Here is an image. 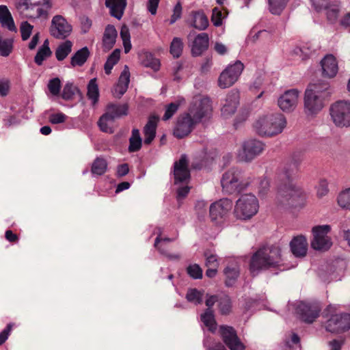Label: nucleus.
<instances>
[{
	"instance_id": "obj_27",
	"label": "nucleus",
	"mask_w": 350,
	"mask_h": 350,
	"mask_svg": "<svg viewBox=\"0 0 350 350\" xmlns=\"http://www.w3.org/2000/svg\"><path fill=\"white\" fill-rule=\"evenodd\" d=\"M208 36L206 33H201L195 38L191 47L193 56H199L208 47Z\"/></svg>"
},
{
	"instance_id": "obj_13",
	"label": "nucleus",
	"mask_w": 350,
	"mask_h": 350,
	"mask_svg": "<svg viewBox=\"0 0 350 350\" xmlns=\"http://www.w3.org/2000/svg\"><path fill=\"white\" fill-rule=\"evenodd\" d=\"M321 307L317 303L301 301L295 308L299 318L306 323H312L319 316Z\"/></svg>"
},
{
	"instance_id": "obj_64",
	"label": "nucleus",
	"mask_w": 350,
	"mask_h": 350,
	"mask_svg": "<svg viewBox=\"0 0 350 350\" xmlns=\"http://www.w3.org/2000/svg\"><path fill=\"white\" fill-rule=\"evenodd\" d=\"M190 191V187L187 185L179 187L177 189V199L185 198Z\"/></svg>"
},
{
	"instance_id": "obj_40",
	"label": "nucleus",
	"mask_w": 350,
	"mask_h": 350,
	"mask_svg": "<svg viewBox=\"0 0 350 350\" xmlns=\"http://www.w3.org/2000/svg\"><path fill=\"white\" fill-rule=\"evenodd\" d=\"M183 49V43L182 40L180 38H174L170 47L171 55L175 58H178L182 55Z\"/></svg>"
},
{
	"instance_id": "obj_41",
	"label": "nucleus",
	"mask_w": 350,
	"mask_h": 350,
	"mask_svg": "<svg viewBox=\"0 0 350 350\" xmlns=\"http://www.w3.org/2000/svg\"><path fill=\"white\" fill-rule=\"evenodd\" d=\"M316 51L314 46L311 43H306L301 47L295 49L294 52L299 55L302 59L308 58Z\"/></svg>"
},
{
	"instance_id": "obj_56",
	"label": "nucleus",
	"mask_w": 350,
	"mask_h": 350,
	"mask_svg": "<svg viewBox=\"0 0 350 350\" xmlns=\"http://www.w3.org/2000/svg\"><path fill=\"white\" fill-rule=\"evenodd\" d=\"M191 15L193 18V22H208L207 16L202 10L192 11Z\"/></svg>"
},
{
	"instance_id": "obj_2",
	"label": "nucleus",
	"mask_w": 350,
	"mask_h": 350,
	"mask_svg": "<svg viewBox=\"0 0 350 350\" xmlns=\"http://www.w3.org/2000/svg\"><path fill=\"white\" fill-rule=\"evenodd\" d=\"M332 91L328 83L310 84L304 94V112L307 116L319 113L328 101Z\"/></svg>"
},
{
	"instance_id": "obj_8",
	"label": "nucleus",
	"mask_w": 350,
	"mask_h": 350,
	"mask_svg": "<svg viewBox=\"0 0 350 350\" xmlns=\"http://www.w3.org/2000/svg\"><path fill=\"white\" fill-rule=\"evenodd\" d=\"M128 109V106L125 105L108 106L106 113L100 118L98 122L100 129L103 132L113 133L115 118L126 114Z\"/></svg>"
},
{
	"instance_id": "obj_36",
	"label": "nucleus",
	"mask_w": 350,
	"mask_h": 350,
	"mask_svg": "<svg viewBox=\"0 0 350 350\" xmlns=\"http://www.w3.org/2000/svg\"><path fill=\"white\" fill-rule=\"evenodd\" d=\"M51 55V51L49 48V42L45 40L42 47L38 51L35 57V62L38 65H41L44 59Z\"/></svg>"
},
{
	"instance_id": "obj_58",
	"label": "nucleus",
	"mask_w": 350,
	"mask_h": 350,
	"mask_svg": "<svg viewBox=\"0 0 350 350\" xmlns=\"http://www.w3.org/2000/svg\"><path fill=\"white\" fill-rule=\"evenodd\" d=\"M206 256V267H218L219 262L217 259V256L214 254L208 255V254L205 253Z\"/></svg>"
},
{
	"instance_id": "obj_47",
	"label": "nucleus",
	"mask_w": 350,
	"mask_h": 350,
	"mask_svg": "<svg viewBox=\"0 0 350 350\" xmlns=\"http://www.w3.org/2000/svg\"><path fill=\"white\" fill-rule=\"evenodd\" d=\"M179 107V102L171 103L166 105L165 113L162 118V120L163 121L170 120L177 112Z\"/></svg>"
},
{
	"instance_id": "obj_23",
	"label": "nucleus",
	"mask_w": 350,
	"mask_h": 350,
	"mask_svg": "<svg viewBox=\"0 0 350 350\" xmlns=\"http://www.w3.org/2000/svg\"><path fill=\"white\" fill-rule=\"evenodd\" d=\"M322 75L325 77L333 78L338 71V62L333 55H327L321 60Z\"/></svg>"
},
{
	"instance_id": "obj_49",
	"label": "nucleus",
	"mask_w": 350,
	"mask_h": 350,
	"mask_svg": "<svg viewBox=\"0 0 350 350\" xmlns=\"http://www.w3.org/2000/svg\"><path fill=\"white\" fill-rule=\"evenodd\" d=\"M187 274L193 279L202 278V269L197 264L190 265L187 268Z\"/></svg>"
},
{
	"instance_id": "obj_31",
	"label": "nucleus",
	"mask_w": 350,
	"mask_h": 350,
	"mask_svg": "<svg viewBox=\"0 0 350 350\" xmlns=\"http://www.w3.org/2000/svg\"><path fill=\"white\" fill-rule=\"evenodd\" d=\"M117 37V31L116 28L111 25H109L105 31L104 36H103V46L105 50H110L116 42V38Z\"/></svg>"
},
{
	"instance_id": "obj_19",
	"label": "nucleus",
	"mask_w": 350,
	"mask_h": 350,
	"mask_svg": "<svg viewBox=\"0 0 350 350\" xmlns=\"http://www.w3.org/2000/svg\"><path fill=\"white\" fill-rule=\"evenodd\" d=\"M299 92L295 89L286 91L278 100L280 108L286 112L293 111L297 104Z\"/></svg>"
},
{
	"instance_id": "obj_60",
	"label": "nucleus",
	"mask_w": 350,
	"mask_h": 350,
	"mask_svg": "<svg viewBox=\"0 0 350 350\" xmlns=\"http://www.w3.org/2000/svg\"><path fill=\"white\" fill-rule=\"evenodd\" d=\"M49 120L53 124L62 123L66 121V116L62 113H55L50 116Z\"/></svg>"
},
{
	"instance_id": "obj_43",
	"label": "nucleus",
	"mask_w": 350,
	"mask_h": 350,
	"mask_svg": "<svg viewBox=\"0 0 350 350\" xmlns=\"http://www.w3.org/2000/svg\"><path fill=\"white\" fill-rule=\"evenodd\" d=\"M338 204L342 208L350 209V187L338 195Z\"/></svg>"
},
{
	"instance_id": "obj_7",
	"label": "nucleus",
	"mask_w": 350,
	"mask_h": 350,
	"mask_svg": "<svg viewBox=\"0 0 350 350\" xmlns=\"http://www.w3.org/2000/svg\"><path fill=\"white\" fill-rule=\"evenodd\" d=\"M331 120L336 127H350V102L338 100L329 107Z\"/></svg>"
},
{
	"instance_id": "obj_28",
	"label": "nucleus",
	"mask_w": 350,
	"mask_h": 350,
	"mask_svg": "<svg viewBox=\"0 0 350 350\" xmlns=\"http://www.w3.org/2000/svg\"><path fill=\"white\" fill-rule=\"evenodd\" d=\"M130 81V71L128 66H125L122 72L118 82L116 85L113 94L116 97L122 96L126 91Z\"/></svg>"
},
{
	"instance_id": "obj_34",
	"label": "nucleus",
	"mask_w": 350,
	"mask_h": 350,
	"mask_svg": "<svg viewBox=\"0 0 350 350\" xmlns=\"http://www.w3.org/2000/svg\"><path fill=\"white\" fill-rule=\"evenodd\" d=\"M72 47V42L69 40H66L60 44L55 51V57L57 60H64L71 52Z\"/></svg>"
},
{
	"instance_id": "obj_11",
	"label": "nucleus",
	"mask_w": 350,
	"mask_h": 350,
	"mask_svg": "<svg viewBox=\"0 0 350 350\" xmlns=\"http://www.w3.org/2000/svg\"><path fill=\"white\" fill-rule=\"evenodd\" d=\"M219 333L223 342L230 350H245L246 346L241 342L233 327L221 325L219 327Z\"/></svg>"
},
{
	"instance_id": "obj_53",
	"label": "nucleus",
	"mask_w": 350,
	"mask_h": 350,
	"mask_svg": "<svg viewBox=\"0 0 350 350\" xmlns=\"http://www.w3.org/2000/svg\"><path fill=\"white\" fill-rule=\"evenodd\" d=\"M208 203L204 200L197 201L195 205V211L198 217H202L206 213Z\"/></svg>"
},
{
	"instance_id": "obj_62",
	"label": "nucleus",
	"mask_w": 350,
	"mask_h": 350,
	"mask_svg": "<svg viewBox=\"0 0 350 350\" xmlns=\"http://www.w3.org/2000/svg\"><path fill=\"white\" fill-rule=\"evenodd\" d=\"M182 5L180 2H178L174 8L173 14L172 15L170 22H176L177 20L180 18L182 14Z\"/></svg>"
},
{
	"instance_id": "obj_38",
	"label": "nucleus",
	"mask_w": 350,
	"mask_h": 350,
	"mask_svg": "<svg viewBox=\"0 0 350 350\" xmlns=\"http://www.w3.org/2000/svg\"><path fill=\"white\" fill-rule=\"evenodd\" d=\"M88 96L93 105L96 104L98 100L99 91L96 78L91 79L88 85Z\"/></svg>"
},
{
	"instance_id": "obj_63",
	"label": "nucleus",
	"mask_w": 350,
	"mask_h": 350,
	"mask_svg": "<svg viewBox=\"0 0 350 350\" xmlns=\"http://www.w3.org/2000/svg\"><path fill=\"white\" fill-rule=\"evenodd\" d=\"M269 188V180L266 178L260 180L259 183V193L261 196H265L267 194Z\"/></svg>"
},
{
	"instance_id": "obj_30",
	"label": "nucleus",
	"mask_w": 350,
	"mask_h": 350,
	"mask_svg": "<svg viewBox=\"0 0 350 350\" xmlns=\"http://www.w3.org/2000/svg\"><path fill=\"white\" fill-rule=\"evenodd\" d=\"M50 30L52 36L62 39L70 35L72 27L70 23H52Z\"/></svg>"
},
{
	"instance_id": "obj_45",
	"label": "nucleus",
	"mask_w": 350,
	"mask_h": 350,
	"mask_svg": "<svg viewBox=\"0 0 350 350\" xmlns=\"http://www.w3.org/2000/svg\"><path fill=\"white\" fill-rule=\"evenodd\" d=\"M188 301L200 304L202 302V293L196 288L189 289L186 295Z\"/></svg>"
},
{
	"instance_id": "obj_9",
	"label": "nucleus",
	"mask_w": 350,
	"mask_h": 350,
	"mask_svg": "<svg viewBox=\"0 0 350 350\" xmlns=\"http://www.w3.org/2000/svg\"><path fill=\"white\" fill-rule=\"evenodd\" d=\"M330 230L329 225L316 226L312 228L313 239L311 246L314 250L325 252L332 247L331 238L327 235Z\"/></svg>"
},
{
	"instance_id": "obj_6",
	"label": "nucleus",
	"mask_w": 350,
	"mask_h": 350,
	"mask_svg": "<svg viewBox=\"0 0 350 350\" xmlns=\"http://www.w3.org/2000/svg\"><path fill=\"white\" fill-rule=\"evenodd\" d=\"M221 185L224 192L233 194L243 191L248 185V183L243 180L241 170L232 167L223 174Z\"/></svg>"
},
{
	"instance_id": "obj_59",
	"label": "nucleus",
	"mask_w": 350,
	"mask_h": 350,
	"mask_svg": "<svg viewBox=\"0 0 350 350\" xmlns=\"http://www.w3.org/2000/svg\"><path fill=\"white\" fill-rule=\"evenodd\" d=\"M312 5L317 12L327 7L329 0H310Z\"/></svg>"
},
{
	"instance_id": "obj_61",
	"label": "nucleus",
	"mask_w": 350,
	"mask_h": 350,
	"mask_svg": "<svg viewBox=\"0 0 350 350\" xmlns=\"http://www.w3.org/2000/svg\"><path fill=\"white\" fill-rule=\"evenodd\" d=\"M75 90V89L72 85H66L62 93L63 98L66 100L71 99L72 96L74 95Z\"/></svg>"
},
{
	"instance_id": "obj_46",
	"label": "nucleus",
	"mask_w": 350,
	"mask_h": 350,
	"mask_svg": "<svg viewBox=\"0 0 350 350\" xmlns=\"http://www.w3.org/2000/svg\"><path fill=\"white\" fill-rule=\"evenodd\" d=\"M327 10V17L329 21L337 19L340 12V5L338 3H328L327 7L323 8Z\"/></svg>"
},
{
	"instance_id": "obj_12",
	"label": "nucleus",
	"mask_w": 350,
	"mask_h": 350,
	"mask_svg": "<svg viewBox=\"0 0 350 350\" xmlns=\"http://www.w3.org/2000/svg\"><path fill=\"white\" fill-rule=\"evenodd\" d=\"M244 68L241 61H237L234 64L228 66L219 75L218 85L221 88L232 86L239 79Z\"/></svg>"
},
{
	"instance_id": "obj_20",
	"label": "nucleus",
	"mask_w": 350,
	"mask_h": 350,
	"mask_svg": "<svg viewBox=\"0 0 350 350\" xmlns=\"http://www.w3.org/2000/svg\"><path fill=\"white\" fill-rule=\"evenodd\" d=\"M18 10L21 12L33 11L36 10V14H24L27 18H40L41 20H46L48 13L47 11L42 8L39 7L38 5H32L29 3V0H18L16 3Z\"/></svg>"
},
{
	"instance_id": "obj_51",
	"label": "nucleus",
	"mask_w": 350,
	"mask_h": 350,
	"mask_svg": "<svg viewBox=\"0 0 350 350\" xmlns=\"http://www.w3.org/2000/svg\"><path fill=\"white\" fill-rule=\"evenodd\" d=\"M142 146V139L138 129H133V152L140 150Z\"/></svg>"
},
{
	"instance_id": "obj_26",
	"label": "nucleus",
	"mask_w": 350,
	"mask_h": 350,
	"mask_svg": "<svg viewBox=\"0 0 350 350\" xmlns=\"http://www.w3.org/2000/svg\"><path fill=\"white\" fill-rule=\"evenodd\" d=\"M138 59L142 65L151 68L154 72H157L160 69V60L154 57L153 54L149 51H142L138 53Z\"/></svg>"
},
{
	"instance_id": "obj_15",
	"label": "nucleus",
	"mask_w": 350,
	"mask_h": 350,
	"mask_svg": "<svg viewBox=\"0 0 350 350\" xmlns=\"http://www.w3.org/2000/svg\"><path fill=\"white\" fill-rule=\"evenodd\" d=\"M196 124L198 123L189 116V114L186 113L180 115L177 119L174 135L178 139L187 136L193 131Z\"/></svg>"
},
{
	"instance_id": "obj_4",
	"label": "nucleus",
	"mask_w": 350,
	"mask_h": 350,
	"mask_svg": "<svg viewBox=\"0 0 350 350\" xmlns=\"http://www.w3.org/2000/svg\"><path fill=\"white\" fill-rule=\"evenodd\" d=\"M286 118L282 113H271L260 117L254 124L256 132L260 136L271 137L283 131Z\"/></svg>"
},
{
	"instance_id": "obj_54",
	"label": "nucleus",
	"mask_w": 350,
	"mask_h": 350,
	"mask_svg": "<svg viewBox=\"0 0 350 350\" xmlns=\"http://www.w3.org/2000/svg\"><path fill=\"white\" fill-rule=\"evenodd\" d=\"M329 191L328 183L325 179H321L317 186V196L320 198L325 196Z\"/></svg>"
},
{
	"instance_id": "obj_17",
	"label": "nucleus",
	"mask_w": 350,
	"mask_h": 350,
	"mask_svg": "<svg viewBox=\"0 0 350 350\" xmlns=\"http://www.w3.org/2000/svg\"><path fill=\"white\" fill-rule=\"evenodd\" d=\"M232 201L228 198H223L211 204L209 207L211 220L217 221L224 218L232 209Z\"/></svg>"
},
{
	"instance_id": "obj_29",
	"label": "nucleus",
	"mask_w": 350,
	"mask_h": 350,
	"mask_svg": "<svg viewBox=\"0 0 350 350\" xmlns=\"http://www.w3.org/2000/svg\"><path fill=\"white\" fill-rule=\"evenodd\" d=\"M240 271L239 267L237 265H228L224 269V274L225 275V284L226 286H232L237 280L239 276Z\"/></svg>"
},
{
	"instance_id": "obj_42",
	"label": "nucleus",
	"mask_w": 350,
	"mask_h": 350,
	"mask_svg": "<svg viewBox=\"0 0 350 350\" xmlns=\"http://www.w3.org/2000/svg\"><path fill=\"white\" fill-rule=\"evenodd\" d=\"M13 49V40L10 38L3 39L0 38V55L3 57L8 56Z\"/></svg>"
},
{
	"instance_id": "obj_52",
	"label": "nucleus",
	"mask_w": 350,
	"mask_h": 350,
	"mask_svg": "<svg viewBox=\"0 0 350 350\" xmlns=\"http://www.w3.org/2000/svg\"><path fill=\"white\" fill-rule=\"evenodd\" d=\"M0 22H14L10 12L4 5H0Z\"/></svg>"
},
{
	"instance_id": "obj_44",
	"label": "nucleus",
	"mask_w": 350,
	"mask_h": 350,
	"mask_svg": "<svg viewBox=\"0 0 350 350\" xmlns=\"http://www.w3.org/2000/svg\"><path fill=\"white\" fill-rule=\"evenodd\" d=\"M120 36L123 42L124 51L127 53L131 50L130 31L129 27L125 24L122 26Z\"/></svg>"
},
{
	"instance_id": "obj_24",
	"label": "nucleus",
	"mask_w": 350,
	"mask_h": 350,
	"mask_svg": "<svg viewBox=\"0 0 350 350\" xmlns=\"http://www.w3.org/2000/svg\"><path fill=\"white\" fill-rule=\"evenodd\" d=\"M105 6L111 16L120 20L126 6V0H105Z\"/></svg>"
},
{
	"instance_id": "obj_18",
	"label": "nucleus",
	"mask_w": 350,
	"mask_h": 350,
	"mask_svg": "<svg viewBox=\"0 0 350 350\" xmlns=\"http://www.w3.org/2000/svg\"><path fill=\"white\" fill-rule=\"evenodd\" d=\"M174 184H187L190 179V171L188 167V161L185 155H182L180 159L174 163Z\"/></svg>"
},
{
	"instance_id": "obj_10",
	"label": "nucleus",
	"mask_w": 350,
	"mask_h": 350,
	"mask_svg": "<svg viewBox=\"0 0 350 350\" xmlns=\"http://www.w3.org/2000/svg\"><path fill=\"white\" fill-rule=\"evenodd\" d=\"M212 111L211 100L208 98H195L189 109V114L196 122L199 123L202 118L207 117Z\"/></svg>"
},
{
	"instance_id": "obj_5",
	"label": "nucleus",
	"mask_w": 350,
	"mask_h": 350,
	"mask_svg": "<svg viewBox=\"0 0 350 350\" xmlns=\"http://www.w3.org/2000/svg\"><path fill=\"white\" fill-rule=\"evenodd\" d=\"M258 207V201L254 195L244 194L236 202L234 215L237 219L247 220L257 213Z\"/></svg>"
},
{
	"instance_id": "obj_25",
	"label": "nucleus",
	"mask_w": 350,
	"mask_h": 350,
	"mask_svg": "<svg viewBox=\"0 0 350 350\" xmlns=\"http://www.w3.org/2000/svg\"><path fill=\"white\" fill-rule=\"evenodd\" d=\"M291 251L296 257H304L307 254L308 242L305 237H295L290 242Z\"/></svg>"
},
{
	"instance_id": "obj_21",
	"label": "nucleus",
	"mask_w": 350,
	"mask_h": 350,
	"mask_svg": "<svg viewBox=\"0 0 350 350\" xmlns=\"http://www.w3.org/2000/svg\"><path fill=\"white\" fill-rule=\"evenodd\" d=\"M239 104V92L232 90L226 96L225 103L221 108V114L228 118L234 113Z\"/></svg>"
},
{
	"instance_id": "obj_37",
	"label": "nucleus",
	"mask_w": 350,
	"mask_h": 350,
	"mask_svg": "<svg viewBox=\"0 0 350 350\" xmlns=\"http://www.w3.org/2000/svg\"><path fill=\"white\" fill-rule=\"evenodd\" d=\"M120 57V50L116 49L113 53L108 57L105 66L104 70L107 75H109L111 72V70L113 66L118 62Z\"/></svg>"
},
{
	"instance_id": "obj_55",
	"label": "nucleus",
	"mask_w": 350,
	"mask_h": 350,
	"mask_svg": "<svg viewBox=\"0 0 350 350\" xmlns=\"http://www.w3.org/2000/svg\"><path fill=\"white\" fill-rule=\"evenodd\" d=\"M33 30V26L30 23H21V33L23 40H27Z\"/></svg>"
},
{
	"instance_id": "obj_16",
	"label": "nucleus",
	"mask_w": 350,
	"mask_h": 350,
	"mask_svg": "<svg viewBox=\"0 0 350 350\" xmlns=\"http://www.w3.org/2000/svg\"><path fill=\"white\" fill-rule=\"evenodd\" d=\"M265 144L257 139H249L243 144V151L240 154L241 160L251 161L264 150Z\"/></svg>"
},
{
	"instance_id": "obj_1",
	"label": "nucleus",
	"mask_w": 350,
	"mask_h": 350,
	"mask_svg": "<svg viewBox=\"0 0 350 350\" xmlns=\"http://www.w3.org/2000/svg\"><path fill=\"white\" fill-rule=\"evenodd\" d=\"M302 160L300 152H294L285 162L279 174L278 200L284 206L301 207L305 204L306 195L293 183Z\"/></svg>"
},
{
	"instance_id": "obj_48",
	"label": "nucleus",
	"mask_w": 350,
	"mask_h": 350,
	"mask_svg": "<svg viewBox=\"0 0 350 350\" xmlns=\"http://www.w3.org/2000/svg\"><path fill=\"white\" fill-rule=\"evenodd\" d=\"M107 163L105 159L98 158L92 165V172L98 175L103 174L106 170Z\"/></svg>"
},
{
	"instance_id": "obj_50",
	"label": "nucleus",
	"mask_w": 350,
	"mask_h": 350,
	"mask_svg": "<svg viewBox=\"0 0 350 350\" xmlns=\"http://www.w3.org/2000/svg\"><path fill=\"white\" fill-rule=\"evenodd\" d=\"M228 14V13L226 10H224V12H223L219 8H214L212 10L211 22H222V21L226 18Z\"/></svg>"
},
{
	"instance_id": "obj_57",
	"label": "nucleus",
	"mask_w": 350,
	"mask_h": 350,
	"mask_svg": "<svg viewBox=\"0 0 350 350\" xmlns=\"http://www.w3.org/2000/svg\"><path fill=\"white\" fill-rule=\"evenodd\" d=\"M48 87L50 92L52 94L57 95L60 90V80L58 78L51 80Z\"/></svg>"
},
{
	"instance_id": "obj_32",
	"label": "nucleus",
	"mask_w": 350,
	"mask_h": 350,
	"mask_svg": "<svg viewBox=\"0 0 350 350\" xmlns=\"http://www.w3.org/2000/svg\"><path fill=\"white\" fill-rule=\"evenodd\" d=\"M90 56V51L87 47L77 51L71 58L70 64L72 67L81 66Z\"/></svg>"
},
{
	"instance_id": "obj_3",
	"label": "nucleus",
	"mask_w": 350,
	"mask_h": 350,
	"mask_svg": "<svg viewBox=\"0 0 350 350\" xmlns=\"http://www.w3.org/2000/svg\"><path fill=\"white\" fill-rule=\"evenodd\" d=\"M282 261L281 249L272 245L259 248L252 256L250 269L254 275L260 270L279 267Z\"/></svg>"
},
{
	"instance_id": "obj_14",
	"label": "nucleus",
	"mask_w": 350,
	"mask_h": 350,
	"mask_svg": "<svg viewBox=\"0 0 350 350\" xmlns=\"http://www.w3.org/2000/svg\"><path fill=\"white\" fill-rule=\"evenodd\" d=\"M325 329L329 332H343L350 329V314H336L332 315L325 323Z\"/></svg>"
},
{
	"instance_id": "obj_35",
	"label": "nucleus",
	"mask_w": 350,
	"mask_h": 350,
	"mask_svg": "<svg viewBox=\"0 0 350 350\" xmlns=\"http://www.w3.org/2000/svg\"><path fill=\"white\" fill-rule=\"evenodd\" d=\"M218 308L222 315H228L232 310V301L227 295H219L218 299Z\"/></svg>"
},
{
	"instance_id": "obj_22",
	"label": "nucleus",
	"mask_w": 350,
	"mask_h": 350,
	"mask_svg": "<svg viewBox=\"0 0 350 350\" xmlns=\"http://www.w3.org/2000/svg\"><path fill=\"white\" fill-rule=\"evenodd\" d=\"M159 121V116L157 115L152 114L148 117V122L143 129L145 145H150L155 138Z\"/></svg>"
},
{
	"instance_id": "obj_33",
	"label": "nucleus",
	"mask_w": 350,
	"mask_h": 350,
	"mask_svg": "<svg viewBox=\"0 0 350 350\" xmlns=\"http://www.w3.org/2000/svg\"><path fill=\"white\" fill-rule=\"evenodd\" d=\"M201 321L211 332H214L216 330L217 323L215 319L213 311L211 309L207 308L205 312L201 314Z\"/></svg>"
},
{
	"instance_id": "obj_39",
	"label": "nucleus",
	"mask_w": 350,
	"mask_h": 350,
	"mask_svg": "<svg viewBox=\"0 0 350 350\" xmlns=\"http://www.w3.org/2000/svg\"><path fill=\"white\" fill-rule=\"evenodd\" d=\"M288 0H268L269 11L275 15H280L286 8Z\"/></svg>"
}]
</instances>
